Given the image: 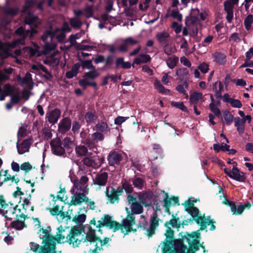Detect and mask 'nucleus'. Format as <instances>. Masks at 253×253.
<instances>
[{"label": "nucleus", "mask_w": 253, "mask_h": 253, "mask_svg": "<svg viewBox=\"0 0 253 253\" xmlns=\"http://www.w3.org/2000/svg\"><path fill=\"white\" fill-rule=\"evenodd\" d=\"M96 227H107L110 229H112L113 232L121 230L122 233H124L125 235L128 234L130 232L135 233L136 229L132 228V225L135 224V217L132 214L128 213L126 218L122 221V223H120L116 220H113L112 217L108 214H104L101 220L97 221Z\"/></svg>", "instance_id": "obj_1"}, {"label": "nucleus", "mask_w": 253, "mask_h": 253, "mask_svg": "<svg viewBox=\"0 0 253 253\" xmlns=\"http://www.w3.org/2000/svg\"><path fill=\"white\" fill-rule=\"evenodd\" d=\"M84 231V227L83 225L82 227L78 226H72L68 233L66 237V242L73 248L78 247L82 243H87L86 246L89 244H94L96 242L97 240H100V237L97 236L95 230L91 227L88 228V230L85 237H82L81 239L79 237Z\"/></svg>", "instance_id": "obj_2"}, {"label": "nucleus", "mask_w": 253, "mask_h": 253, "mask_svg": "<svg viewBox=\"0 0 253 253\" xmlns=\"http://www.w3.org/2000/svg\"><path fill=\"white\" fill-rule=\"evenodd\" d=\"M39 238L42 239L43 246L31 242V250L34 253H57L55 250V237L43 228H40L38 232Z\"/></svg>", "instance_id": "obj_3"}, {"label": "nucleus", "mask_w": 253, "mask_h": 253, "mask_svg": "<svg viewBox=\"0 0 253 253\" xmlns=\"http://www.w3.org/2000/svg\"><path fill=\"white\" fill-rule=\"evenodd\" d=\"M166 228L167 230L165 234L166 238L164 242V247H167V246L175 247L177 241L181 244V245L178 246L179 247H187L184 244V242L185 241H187L188 235H189L190 233L187 232L185 233L180 232L178 234L179 238L174 239V231L170 227Z\"/></svg>", "instance_id": "obj_4"}, {"label": "nucleus", "mask_w": 253, "mask_h": 253, "mask_svg": "<svg viewBox=\"0 0 253 253\" xmlns=\"http://www.w3.org/2000/svg\"><path fill=\"white\" fill-rule=\"evenodd\" d=\"M201 233L199 230H197L190 233L188 235L186 242L188 244L189 248L186 250L187 253H196L199 250L201 247L203 249V252L206 253L208 252L204 245V242L200 243Z\"/></svg>", "instance_id": "obj_5"}, {"label": "nucleus", "mask_w": 253, "mask_h": 253, "mask_svg": "<svg viewBox=\"0 0 253 253\" xmlns=\"http://www.w3.org/2000/svg\"><path fill=\"white\" fill-rule=\"evenodd\" d=\"M51 150L53 154L57 156H64L66 153L64 147L62 145V141L59 137H56L50 142Z\"/></svg>", "instance_id": "obj_6"}, {"label": "nucleus", "mask_w": 253, "mask_h": 253, "mask_svg": "<svg viewBox=\"0 0 253 253\" xmlns=\"http://www.w3.org/2000/svg\"><path fill=\"white\" fill-rule=\"evenodd\" d=\"M107 187L106 189L105 194L107 200L111 204H114L115 202L117 203L119 201V196L122 195L123 189L121 187H118L117 189L111 187Z\"/></svg>", "instance_id": "obj_7"}, {"label": "nucleus", "mask_w": 253, "mask_h": 253, "mask_svg": "<svg viewBox=\"0 0 253 253\" xmlns=\"http://www.w3.org/2000/svg\"><path fill=\"white\" fill-rule=\"evenodd\" d=\"M185 206L184 209L191 216L194 217L195 221H198V219L202 215L199 210L194 206L193 202H191L190 199H188L185 201V203L183 204Z\"/></svg>", "instance_id": "obj_8"}, {"label": "nucleus", "mask_w": 253, "mask_h": 253, "mask_svg": "<svg viewBox=\"0 0 253 253\" xmlns=\"http://www.w3.org/2000/svg\"><path fill=\"white\" fill-rule=\"evenodd\" d=\"M198 221H195L197 224L200 225V227L198 230L203 231L207 228L208 225H211L210 230L213 231L216 229V226L214 225L215 221L213 219H211L210 216L205 217L204 215L201 216L198 219Z\"/></svg>", "instance_id": "obj_9"}, {"label": "nucleus", "mask_w": 253, "mask_h": 253, "mask_svg": "<svg viewBox=\"0 0 253 253\" xmlns=\"http://www.w3.org/2000/svg\"><path fill=\"white\" fill-rule=\"evenodd\" d=\"M71 125L72 121L69 117L63 118L58 125L57 130L59 133L64 134L71 129Z\"/></svg>", "instance_id": "obj_10"}, {"label": "nucleus", "mask_w": 253, "mask_h": 253, "mask_svg": "<svg viewBox=\"0 0 253 253\" xmlns=\"http://www.w3.org/2000/svg\"><path fill=\"white\" fill-rule=\"evenodd\" d=\"M158 216L157 212H155L150 219L149 228L146 230L145 233L149 238L155 234V230L159 225V218Z\"/></svg>", "instance_id": "obj_11"}, {"label": "nucleus", "mask_w": 253, "mask_h": 253, "mask_svg": "<svg viewBox=\"0 0 253 253\" xmlns=\"http://www.w3.org/2000/svg\"><path fill=\"white\" fill-rule=\"evenodd\" d=\"M89 199L84 193L76 192L72 197L70 206H77L81 205L83 202H88Z\"/></svg>", "instance_id": "obj_12"}, {"label": "nucleus", "mask_w": 253, "mask_h": 253, "mask_svg": "<svg viewBox=\"0 0 253 253\" xmlns=\"http://www.w3.org/2000/svg\"><path fill=\"white\" fill-rule=\"evenodd\" d=\"M61 111L58 108H55L46 113V118L48 122L52 125L56 124L61 116Z\"/></svg>", "instance_id": "obj_13"}, {"label": "nucleus", "mask_w": 253, "mask_h": 253, "mask_svg": "<svg viewBox=\"0 0 253 253\" xmlns=\"http://www.w3.org/2000/svg\"><path fill=\"white\" fill-rule=\"evenodd\" d=\"M82 162L87 167L96 168L99 167V156L97 155L87 156L83 159Z\"/></svg>", "instance_id": "obj_14"}, {"label": "nucleus", "mask_w": 253, "mask_h": 253, "mask_svg": "<svg viewBox=\"0 0 253 253\" xmlns=\"http://www.w3.org/2000/svg\"><path fill=\"white\" fill-rule=\"evenodd\" d=\"M176 244L175 247H163L162 248V253H187L186 252L187 247H179L178 246L181 245L178 241Z\"/></svg>", "instance_id": "obj_15"}, {"label": "nucleus", "mask_w": 253, "mask_h": 253, "mask_svg": "<svg viewBox=\"0 0 253 253\" xmlns=\"http://www.w3.org/2000/svg\"><path fill=\"white\" fill-rule=\"evenodd\" d=\"M25 23L30 28H38L41 24V21L37 16L29 14L25 18Z\"/></svg>", "instance_id": "obj_16"}, {"label": "nucleus", "mask_w": 253, "mask_h": 253, "mask_svg": "<svg viewBox=\"0 0 253 253\" xmlns=\"http://www.w3.org/2000/svg\"><path fill=\"white\" fill-rule=\"evenodd\" d=\"M107 160L109 165L114 167L115 165L120 164L122 160V156L121 154L116 152H111L108 155Z\"/></svg>", "instance_id": "obj_17"}, {"label": "nucleus", "mask_w": 253, "mask_h": 253, "mask_svg": "<svg viewBox=\"0 0 253 253\" xmlns=\"http://www.w3.org/2000/svg\"><path fill=\"white\" fill-rule=\"evenodd\" d=\"M84 119L87 125H91L97 119L98 116L95 110L93 108L87 111L84 115Z\"/></svg>", "instance_id": "obj_18"}, {"label": "nucleus", "mask_w": 253, "mask_h": 253, "mask_svg": "<svg viewBox=\"0 0 253 253\" xmlns=\"http://www.w3.org/2000/svg\"><path fill=\"white\" fill-rule=\"evenodd\" d=\"M108 177V173L106 172L98 173L93 180L94 184L99 186H105L107 183Z\"/></svg>", "instance_id": "obj_19"}, {"label": "nucleus", "mask_w": 253, "mask_h": 253, "mask_svg": "<svg viewBox=\"0 0 253 253\" xmlns=\"http://www.w3.org/2000/svg\"><path fill=\"white\" fill-rule=\"evenodd\" d=\"M243 172L240 171L236 166L232 169V173L230 178L239 182H244L246 179Z\"/></svg>", "instance_id": "obj_20"}, {"label": "nucleus", "mask_w": 253, "mask_h": 253, "mask_svg": "<svg viewBox=\"0 0 253 253\" xmlns=\"http://www.w3.org/2000/svg\"><path fill=\"white\" fill-rule=\"evenodd\" d=\"M94 129L99 131L104 134L110 133V128L109 127L107 122L101 121L97 123L94 126Z\"/></svg>", "instance_id": "obj_21"}, {"label": "nucleus", "mask_w": 253, "mask_h": 253, "mask_svg": "<svg viewBox=\"0 0 253 253\" xmlns=\"http://www.w3.org/2000/svg\"><path fill=\"white\" fill-rule=\"evenodd\" d=\"M170 226H171L173 228L175 227L177 231H178L181 226V222L179 220V218H176L173 214H172V218L170 220L166 222L165 223V226L166 227H170Z\"/></svg>", "instance_id": "obj_22"}, {"label": "nucleus", "mask_w": 253, "mask_h": 253, "mask_svg": "<svg viewBox=\"0 0 253 253\" xmlns=\"http://www.w3.org/2000/svg\"><path fill=\"white\" fill-rule=\"evenodd\" d=\"M151 57L149 54H140L138 57L135 58L133 62L132 67L134 64L140 65V64L147 63L151 60Z\"/></svg>", "instance_id": "obj_23"}, {"label": "nucleus", "mask_w": 253, "mask_h": 253, "mask_svg": "<svg viewBox=\"0 0 253 253\" xmlns=\"http://www.w3.org/2000/svg\"><path fill=\"white\" fill-rule=\"evenodd\" d=\"M10 226L16 230H21L24 228H26L27 225L24 221H22L19 218H16L15 220L10 223Z\"/></svg>", "instance_id": "obj_24"}, {"label": "nucleus", "mask_w": 253, "mask_h": 253, "mask_svg": "<svg viewBox=\"0 0 253 253\" xmlns=\"http://www.w3.org/2000/svg\"><path fill=\"white\" fill-rule=\"evenodd\" d=\"M75 151L78 156H89L92 155L91 153L88 152V149L84 145L76 146Z\"/></svg>", "instance_id": "obj_25"}, {"label": "nucleus", "mask_w": 253, "mask_h": 253, "mask_svg": "<svg viewBox=\"0 0 253 253\" xmlns=\"http://www.w3.org/2000/svg\"><path fill=\"white\" fill-rule=\"evenodd\" d=\"M176 75L181 81L187 80L189 76V71L187 68H180L176 70Z\"/></svg>", "instance_id": "obj_26"}, {"label": "nucleus", "mask_w": 253, "mask_h": 253, "mask_svg": "<svg viewBox=\"0 0 253 253\" xmlns=\"http://www.w3.org/2000/svg\"><path fill=\"white\" fill-rule=\"evenodd\" d=\"M203 94L197 91L193 92L190 96L189 102L191 104L197 105L199 100L203 98Z\"/></svg>", "instance_id": "obj_27"}, {"label": "nucleus", "mask_w": 253, "mask_h": 253, "mask_svg": "<svg viewBox=\"0 0 253 253\" xmlns=\"http://www.w3.org/2000/svg\"><path fill=\"white\" fill-rule=\"evenodd\" d=\"M58 233L57 234V238H55V242H57V243H61L62 241V243L66 242V237L64 235L62 234L63 232H65V230L63 228L62 225H60L58 228ZM67 236V235H66Z\"/></svg>", "instance_id": "obj_28"}, {"label": "nucleus", "mask_w": 253, "mask_h": 253, "mask_svg": "<svg viewBox=\"0 0 253 253\" xmlns=\"http://www.w3.org/2000/svg\"><path fill=\"white\" fill-rule=\"evenodd\" d=\"M235 126L237 127V130L239 134H242L245 130V126L244 122H242V119L239 117L234 118Z\"/></svg>", "instance_id": "obj_29"}, {"label": "nucleus", "mask_w": 253, "mask_h": 253, "mask_svg": "<svg viewBox=\"0 0 253 253\" xmlns=\"http://www.w3.org/2000/svg\"><path fill=\"white\" fill-rule=\"evenodd\" d=\"M169 37V34L164 31L157 33L156 39L160 43H166L168 42V39Z\"/></svg>", "instance_id": "obj_30"}, {"label": "nucleus", "mask_w": 253, "mask_h": 253, "mask_svg": "<svg viewBox=\"0 0 253 253\" xmlns=\"http://www.w3.org/2000/svg\"><path fill=\"white\" fill-rule=\"evenodd\" d=\"M215 61L219 65H224L226 62V56L224 53L216 52L214 53Z\"/></svg>", "instance_id": "obj_31"}, {"label": "nucleus", "mask_w": 253, "mask_h": 253, "mask_svg": "<svg viewBox=\"0 0 253 253\" xmlns=\"http://www.w3.org/2000/svg\"><path fill=\"white\" fill-rule=\"evenodd\" d=\"M99 76V74L95 68L94 69L91 70V71L85 72L83 76V78L88 81V80H94Z\"/></svg>", "instance_id": "obj_32"}, {"label": "nucleus", "mask_w": 253, "mask_h": 253, "mask_svg": "<svg viewBox=\"0 0 253 253\" xmlns=\"http://www.w3.org/2000/svg\"><path fill=\"white\" fill-rule=\"evenodd\" d=\"M131 213L140 214L143 211V207L138 202L132 203L131 206Z\"/></svg>", "instance_id": "obj_33"}, {"label": "nucleus", "mask_w": 253, "mask_h": 253, "mask_svg": "<svg viewBox=\"0 0 253 253\" xmlns=\"http://www.w3.org/2000/svg\"><path fill=\"white\" fill-rule=\"evenodd\" d=\"M223 115L225 124L228 126L230 125L233 119H234L233 115L230 114V112L228 110L224 111L223 112Z\"/></svg>", "instance_id": "obj_34"}, {"label": "nucleus", "mask_w": 253, "mask_h": 253, "mask_svg": "<svg viewBox=\"0 0 253 253\" xmlns=\"http://www.w3.org/2000/svg\"><path fill=\"white\" fill-rule=\"evenodd\" d=\"M79 84L80 86L84 88V89H85L87 86H91L94 88L97 87V84L95 82H88L87 80L84 78L83 79H80L79 81Z\"/></svg>", "instance_id": "obj_35"}, {"label": "nucleus", "mask_w": 253, "mask_h": 253, "mask_svg": "<svg viewBox=\"0 0 253 253\" xmlns=\"http://www.w3.org/2000/svg\"><path fill=\"white\" fill-rule=\"evenodd\" d=\"M122 183V186L121 188H122L123 190H125V192L127 194H131L133 192V188L130 182H128L127 180L124 179Z\"/></svg>", "instance_id": "obj_36"}, {"label": "nucleus", "mask_w": 253, "mask_h": 253, "mask_svg": "<svg viewBox=\"0 0 253 253\" xmlns=\"http://www.w3.org/2000/svg\"><path fill=\"white\" fill-rule=\"evenodd\" d=\"M79 60L81 62L80 64L83 69L86 68L89 70H92L95 68V66L92 65L91 60H84L80 58Z\"/></svg>", "instance_id": "obj_37"}, {"label": "nucleus", "mask_w": 253, "mask_h": 253, "mask_svg": "<svg viewBox=\"0 0 253 253\" xmlns=\"http://www.w3.org/2000/svg\"><path fill=\"white\" fill-rule=\"evenodd\" d=\"M62 145H63L65 149L69 150L72 149L74 144L73 141L70 137H66L62 141Z\"/></svg>", "instance_id": "obj_38"}, {"label": "nucleus", "mask_w": 253, "mask_h": 253, "mask_svg": "<svg viewBox=\"0 0 253 253\" xmlns=\"http://www.w3.org/2000/svg\"><path fill=\"white\" fill-rule=\"evenodd\" d=\"M253 23V14H249L245 19L244 21V24L245 27V29L247 31H249L251 28L252 25Z\"/></svg>", "instance_id": "obj_39"}, {"label": "nucleus", "mask_w": 253, "mask_h": 253, "mask_svg": "<svg viewBox=\"0 0 253 253\" xmlns=\"http://www.w3.org/2000/svg\"><path fill=\"white\" fill-rule=\"evenodd\" d=\"M178 62V58L176 56H173V57H169L166 60L167 65L170 69L174 68Z\"/></svg>", "instance_id": "obj_40"}, {"label": "nucleus", "mask_w": 253, "mask_h": 253, "mask_svg": "<svg viewBox=\"0 0 253 253\" xmlns=\"http://www.w3.org/2000/svg\"><path fill=\"white\" fill-rule=\"evenodd\" d=\"M28 31L25 30L24 28L22 26L17 28L15 31L16 35L20 37L22 40L25 41L28 37Z\"/></svg>", "instance_id": "obj_41"}, {"label": "nucleus", "mask_w": 253, "mask_h": 253, "mask_svg": "<svg viewBox=\"0 0 253 253\" xmlns=\"http://www.w3.org/2000/svg\"><path fill=\"white\" fill-rule=\"evenodd\" d=\"M86 219V215L84 214L75 215L72 219V221L76 224L80 225L84 223Z\"/></svg>", "instance_id": "obj_42"}, {"label": "nucleus", "mask_w": 253, "mask_h": 253, "mask_svg": "<svg viewBox=\"0 0 253 253\" xmlns=\"http://www.w3.org/2000/svg\"><path fill=\"white\" fill-rule=\"evenodd\" d=\"M155 86V88L162 94H166L170 92V90L166 89L160 82L156 83Z\"/></svg>", "instance_id": "obj_43"}, {"label": "nucleus", "mask_w": 253, "mask_h": 253, "mask_svg": "<svg viewBox=\"0 0 253 253\" xmlns=\"http://www.w3.org/2000/svg\"><path fill=\"white\" fill-rule=\"evenodd\" d=\"M134 186L139 189H142L144 185V180L140 177H136L132 180Z\"/></svg>", "instance_id": "obj_44"}, {"label": "nucleus", "mask_w": 253, "mask_h": 253, "mask_svg": "<svg viewBox=\"0 0 253 253\" xmlns=\"http://www.w3.org/2000/svg\"><path fill=\"white\" fill-rule=\"evenodd\" d=\"M170 104L172 106L175 107L177 108L180 109L184 112H188L187 108L184 105L183 102H174L171 101Z\"/></svg>", "instance_id": "obj_45"}, {"label": "nucleus", "mask_w": 253, "mask_h": 253, "mask_svg": "<svg viewBox=\"0 0 253 253\" xmlns=\"http://www.w3.org/2000/svg\"><path fill=\"white\" fill-rule=\"evenodd\" d=\"M71 26L74 28H80L82 25L81 20L78 18H72L70 19Z\"/></svg>", "instance_id": "obj_46"}, {"label": "nucleus", "mask_w": 253, "mask_h": 253, "mask_svg": "<svg viewBox=\"0 0 253 253\" xmlns=\"http://www.w3.org/2000/svg\"><path fill=\"white\" fill-rule=\"evenodd\" d=\"M105 66L107 69H111L112 65L114 63V56L113 55H109L105 58Z\"/></svg>", "instance_id": "obj_47"}, {"label": "nucleus", "mask_w": 253, "mask_h": 253, "mask_svg": "<svg viewBox=\"0 0 253 253\" xmlns=\"http://www.w3.org/2000/svg\"><path fill=\"white\" fill-rule=\"evenodd\" d=\"M197 19V17L195 16H187L185 18V24L186 26L189 27L196 22Z\"/></svg>", "instance_id": "obj_48"}, {"label": "nucleus", "mask_w": 253, "mask_h": 253, "mask_svg": "<svg viewBox=\"0 0 253 253\" xmlns=\"http://www.w3.org/2000/svg\"><path fill=\"white\" fill-rule=\"evenodd\" d=\"M231 211L233 214H241L244 211V208L242 205L237 206L235 204Z\"/></svg>", "instance_id": "obj_49"}, {"label": "nucleus", "mask_w": 253, "mask_h": 253, "mask_svg": "<svg viewBox=\"0 0 253 253\" xmlns=\"http://www.w3.org/2000/svg\"><path fill=\"white\" fill-rule=\"evenodd\" d=\"M176 50L174 46H173L172 45H169L168 44H167L164 47V52L168 55H170L172 53H174Z\"/></svg>", "instance_id": "obj_50"}, {"label": "nucleus", "mask_w": 253, "mask_h": 253, "mask_svg": "<svg viewBox=\"0 0 253 253\" xmlns=\"http://www.w3.org/2000/svg\"><path fill=\"white\" fill-rule=\"evenodd\" d=\"M211 111L217 117H219L221 112L219 109L216 107L215 103H211L209 105Z\"/></svg>", "instance_id": "obj_51"}, {"label": "nucleus", "mask_w": 253, "mask_h": 253, "mask_svg": "<svg viewBox=\"0 0 253 253\" xmlns=\"http://www.w3.org/2000/svg\"><path fill=\"white\" fill-rule=\"evenodd\" d=\"M3 92L7 96H10L13 94L14 87L9 84H5L3 87Z\"/></svg>", "instance_id": "obj_52"}, {"label": "nucleus", "mask_w": 253, "mask_h": 253, "mask_svg": "<svg viewBox=\"0 0 253 253\" xmlns=\"http://www.w3.org/2000/svg\"><path fill=\"white\" fill-rule=\"evenodd\" d=\"M234 4L231 0H226L224 2V10L226 11H233Z\"/></svg>", "instance_id": "obj_53"}, {"label": "nucleus", "mask_w": 253, "mask_h": 253, "mask_svg": "<svg viewBox=\"0 0 253 253\" xmlns=\"http://www.w3.org/2000/svg\"><path fill=\"white\" fill-rule=\"evenodd\" d=\"M85 17L87 18L91 17L93 15V5H88L84 9Z\"/></svg>", "instance_id": "obj_54"}, {"label": "nucleus", "mask_w": 253, "mask_h": 253, "mask_svg": "<svg viewBox=\"0 0 253 253\" xmlns=\"http://www.w3.org/2000/svg\"><path fill=\"white\" fill-rule=\"evenodd\" d=\"M81 125L78 121H74L72 124V131L74 134H77L79 132Z\"/></svg>", "instance_id": "obj_55"}, {"label": "nucleus", "mask_w": 253, "mask_h": 253, "mask_svg": "<svg viewBox=\"0 0 253 253\" xmlns=\"http://www.w3.org/2000/svg\"><path fill=\"white\" fill-rule=\"evenodd\" d=\"M47 210L49 211L51 215L55 216L58 215L60 210L59 209V205H56L53 208H47Z\"/></svg>", "instance_id": "obj_56"}, {"label": "nucleus", "mask_w": 253, "mask_h": 253, "mask_svg": "<svg viewBox=\"0 0 253 253\" xmlns=\"http://www.w3.org/2000/svg\"><path fill=\"white\" fill-rule=\"evenodd\" d=\"M32 69L36 71L42 70L44 73L47 72V68L41 63L38 64L37 65H33L32 66Z\"/></svg>", "instance_id": "obj_57"}, {"label": "nucleus", "mask_w": 253, "mask_h": 253, "mask_svg": "<svg viewBox=\"0 0 253 253\" xmlns=\"http://www.w3.org/2000/svg\"><path fill=\"white\" fill-rule=\"evenodd\" d=\"M20 169L25 172H27L32 169V166L29 162H24L21 165Z\"/></svg>", "instance_id": "obj_58"}, {"label": "nucleus", "mask_w": 253, "mask_h": 253, "mask_svg": "<svg viewBox=\"0 0 253 253\" xmlns=\"http://www.w3.org/2000/svg\"><path fill=\"white\" fill-rule=\"evenodd\" d=\"M171 16L173 18L176 19L179 21H181L182 20V15L179 13L177 9L172 10Z\"/></svg>", "instance_id": "obj_59"}, {"label": "nucleus", "mask_w": 253, "mask_h": 253, "mask_svg": "<svg viewBox=\"0 0 253 253\" xmlns=\"http://www.w3.org/2000/svg\"><path fill=\"white\" fill-rule=\"evenodd\" d=\"M94 48H96V47L92 45H84L82 44H79L76 47L77 50H89Z\"/></svg>", "instance_id": "obj_60"}, {"label": "nucleus", "mask_w": 253, "mask_h": 253, "mask_svg": "<svg viewBox=\"0 0 253 253\" xmlns=\"http://www.w3.org/2000/svg\"><path fill=\"white\" fill-rule=\"evenodd\" d=\"M229 103L234 108H241L242 107L241 102L238 99L232 98Z\"/></svg>", "instance_id": "obj_61"}, {"label": "nucleus", "mask_w": 253, "mask_h": 253, "mask_svg": "<svg viewBox=\"0 0 253 253\" xmlns=\"http://www.w3.org/2000/svg\"><path fill=\"white\" fill-rule=\"evenodd\" d=\"M148 226L147 221L144 219L142 221L139 222L137 224L138 229H140V230L146 231L148 229L147 227Z\"/></svg>", "instance_id": "obj_62"}, {"label": "nucleus", "mask_w": 253, "mask_h": 253, "mask_svg": "<svg viewBox=\"0 0 253 253\" xmlns=\"http://www.w3.org/2000/svg\"><path fill=\"white\" fill-rule=\"evenodd\" d=\"M171 27L174 30L176 34H179L180 33L182 30L181 26L179 25L177 22L175 21L172 23Z\"/></svg>", "instance_id": "obj_63"}, {"label": "nucleus", "mask_w": 253, "mask_h": 253, "mask_svg": "<svg viewBox=\"0 0 253 253\" xmlns=\"http://www.w3.org/2000/svg\"><path fill=\"white\" fill-rule=\"evenodd\" d=\"M34 5V2L32 0H27L25 1V4L23 6V11H27L29 9L31 8Z\"/></svg>", "instance_id": "obj_64"}]
</instances>
